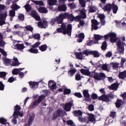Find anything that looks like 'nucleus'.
Masks as SVG:
<instances>
[{"label":"nucleus","mask_w":126,"mask_h":126,"mask_svg":"<svg viewBox=\"0 0 126 126\" xmlns=\"http://www.w3.org/2000/svg\"><path fill=\"white\" fill-rule=\"evenodd\" d=\"M64 15L63 13H61L58 17L55 18L56 23L62 24L61 27L57 29L58 33H63L64 35L67 34L68 36H71V32L72 31V25L69 24L66 25L63 23L64 19Z\"/></svg>","instance_id":"1"},{"label":"nucleus","mask_w":126,"mask_h":126,"mask_svg":"<svg viewBox=\"0 0 126 126\" xmlns=\"http://www.w3.org/2000/svg\"><path fill=\"white\" fill-rule=\"evenodd\" d=\"M5 5L4 4H0V26H2L4 24H6L5 23V19H6V17L7 16V14L6 12L1 14L3 10L5 9Z\"/></svg>","instance_id":"2"},{"label":"nucleus","mask_w":126,"mask_h":126,"mask_svg":"<svg viewBox=\"0 0 126 126\" xmlns=\"http://www.w3.org/2000/svg\"><path fill=\"white\" fill-rule=\"evenodd\" d=\"M113 99H115V95L113 94H102L98 97L99 101H103V102H106V103L111 102V100H113Z\"/></svg>","instance_id":"3"},{"label":"nucleus","mask_w":126,"mask_h":126,"mask_svg":"<svg viewBox=\"0 0 126 126\" xmlns=\"http://www.w3.org/2000/svg\"><path fill=\"white\" fill-rule=\"evenodd\" d=\"M93 78L99 81L100 80H105L106 75L103 72L97 73L94 72L93 76Z\"/></svg>","instance_id":"4"},{"label":"nucleus","mask_w":126,"mask_h":126,"mask_svg":"<svg viewBox=\"0 0 126 126\" xmlns=\"http://www.w3.org/2000/svg\"><path fill=\"white\" fill-rule=\"evenodd\" d=\"M83 55H85L87 57H88L89 55L94 56V58H99L100 57V53L97 51H90L86 50L83 52Z\"/></svg>","instance_id":"5"},{"label":"nucleus","mask_w":126,"mask_h":126,"mask_svg":"<svg viewBox=\"0 0 126 126\" xmlns=\"http://www.w3.org/2000/svg\"><path fill=\"white\" fill-rule=\"evenodd\" d=\"M117 51H118L120 55H124L125 54V47L123 46H122V41L119 40L117 43Z\"/></svg>","instance_id":"6"},{"label":"nucleus","mask_w":126,"mask_h":126,"mask_svg":"<svg viewBox=\"0 0 126 126\" xmlns=\"http://www.w3.org/2000/svg\"><path fill=\"white\" fill-rule=\"evenodd\" d=\"M64 19H67L71 22H73L74 21V16L72 13L69 14L68 13H64Z\"/></svg>","instance_id":"7"},{"label":"nucleus","mask_w":126,"mask_h":126,"mask_svg":"<svg viewBox=\"0 0 126 126\" xmlns=\"http://www.w3.org/2000/svg\"><path fill=\"white\" fill-rule=\"evenodd\" d=\"M62 113L63 110H61L60 109H58L57 110L54 112L52 117V120H53V121H55L57 120L58 117H61L62 116L61 115H62Z\"/></svg>","instance_id":"8"},{"label":"nucleus","mask_w":126,"mask_h":126,"mask_svg":"<svg viewBox=\"0 0 126 126\" xmlns=\"http://www.w3.org/2000/svg\"><path fill=\"white\" fill-rule=\"evenodd\" d=\"M73 106V102H69L65 104L63 109L66 112H70L71 110V107Z\"/></svg>","instance_id":"9"},{"label":"nucleus","mask_w":126,"mask_h":126,"mask_svg":"<svg viewBox=\"0 0 126 126\" xmlns=\"http://www.w3.org/2000/svg\"><path fill=\"white\" fill-rule=\"evenodd\" d=\"M84 97H85V100L86 102H90L91 101V98H90V94L88 90H84L83 92Z\"/></svg>","instance_id":"10"},{"label":"nucleus","mask_w":126,"mask_h":126,"mask_svg":"<svg viewBox=\"0 0 126 126\" xmlns=\"http://www.w3.org/2000/svg\"><path fill=\"white\" fill-rule=\"evenodd\" d=\"M30 87L32 89H37L39 87V82L30 81L29 82Z\"/></svg>","instance_id":"11"},{"label":"nucleus","mask_w":126,"mask_h":126,"mask_svg":"<svg viewBox=\"0 0 126 126\" xmlns=\"http://www.w3.org/2000/svg\"><path fill=\"white\" fill-rule=\"evenodd\" d=\"M102 9L104 11H107L108 14L110 13L112 10V4L107 3Z\"/></svg>","instance_id":"12"},{"label":"nucleus","mask_w":126,"mask_h":126,"mask_svg":"<svg viewBox=\"0 0 126 126\" xmlns=\"http://www.w3.org/2000/svg\"><path fill=\"white\" fill-rule=\"evenodd\" d=\"M34 119H35V114L34 113H31L30 114V117L28 121L29 124H25L24 126H30V125H31V123L33 122L34 121Z\"/></svg>","instance_id":"13"},{"label":"nucleus","mask_w":126,"mask_h":126,"mask_svg":"<svg viewBox=\"0 0 126 126\" xmlns=\"http://www.w3.org/2000/svg\"><path fill=\"white\" fill-rule=\"evenodd\" d=\"M31 15L32 16V17H33L35 20H37V21H39V20L41 19V18H40V16L37 14V12H36L35 10H33L31 12Z\"/></svg>","instance_id":"14"},{"label":"nucleus","mask_w":126,"mask_h":126,"mask_svg":"<svg viewBox=\"0 0 126 126\" xmlns=\"http://www.w3.org/2000/svg\"><path fill=\"white\" fill-rule=\"evenodd\" d=\"M38 26L41 28L46 29V27L48 26V22L45 20H43V22L39 21L38 22Z\"/></svg>","instance_id":"15"},{"label":"nucleus","mask_w":126,"mask_h":126,"mask_svg":"<svg viewBox=\"0 0 126 126\" xmlns=\"http://www.w3.org/2000/svg\"><path fill=\"white\" fill-rule=\"evenodd\" d=\"M123 104L124 101H123L122 99L118 98L115 102V106L117 109H120V108L123 106Z\"/></svg>","instance_id":"16"},{"label":"nucleus","mask_w":126,"mask_h":126,"mask_svg":"<svg viewBox=\"0 0 126 126\" xmlns=\"http://www.w3.org/2000/svg\"><path fill=\"white\" fill-rule=\"evenodd\" d=\"M80 72L82 73L84 75H86L87 76H90L91 75V72L89 71V69H86L82 68L80 70Z\"/></svg>","instance_id":"17"},{"label":"nucleus","mask_w":126,"mask_h":126,"mask_svg":"<svg viewBox=\"0 0 126 126\" xmlns=\"http://www.w3.org/2000/svg\"><path fill=\"white\" fill-rule=\"evenodd\" d=\"M79 12L81 13L80 17L82 18V19H85L87 16H86V10L85 9L83 8L82 9L79 10Z\"/></svg>","instance_id":"18"},{"label":"nucleus","mask_w":126,"mask_h":126,"mask_svg":"<svg viewBox=\"0 0 126 126\" xmlns=\"http://www.w3.org/2000/svg\"><path fill=\"white\" fill-rule=\"evenodd\" d=\"M74 117H82V112L81 110H75L72 112Z\"/></svg>","instance_id":"19"},{"label":"nucleus","mask_w":126,"mask_h":126,"mask_svg":"<svg viewBox=\"0 0 126 126\" xmlns=\"http://www.w3.org/2000/svg\"><path fill=\"white\" fill-rule=\"evenodd\" d=\"M57 86V84L56 83H54L53 81H50L48 83V87L51 90H54L56 87Z\"/></svg>","instance_id":"20"},{"label":"nucleus","mask_w":126,"mask_h":126,"mask_svg":"<svg viewBox=\"0 0 126 126\" xmlns=\"http://www.w3.org/2000/svg\"><path fill=\"white\" fill-rule=\"evenodd\" d=\"M118 88L119 84L118 83H114L109 87V89L110 90H117Z\"/></svg>","instance_id":"21"},{"label":"nucleus","mask_w":126,"mask_h":126,"mask_svg":"<svg viewBox=\"0 0 126 126\" xmlns=\"http://www.w3.org/2000/svg\"><path fill=\"white\" fill-rule=\"evenodd\" d=\"M118 77L120 79H125V78H126V70L119 72Z\"/></svg>","instance_id":"22"},{"label":"nucleus","mask_w":126,"mask_h":126,"mask_svg":"<svg viewBox=\"0 0 126 126\" xmlns=\"http://www.w3.org/2000/svg\"><path fill=\"white\" fill-rule=\"evenodd\" d=\"M76 71V69H70L69 71H68V75L70 76V77H72V76L75 74Z\"/></svg>","instance_id":"23"},{"label":"nucleus","mask_w":126,"mask_h":126,"mask_svg":"<svg viewBox=\"0 0 126 126\" xmlns=\"http://www.w3.org/2000/svg\"><path fill=\"white\" fill-rule=\"evenodd\" d=\"M63 87L64 88L63 89V94L64 95H68L70 94V93H71V90L70 89L66 88V87L65 86H63Z\"/></svg>","instance_id":"24"},{"label":"nucleus","mask_w":126,"mask_h":126,"mask_svg":"<svg viewBox=\"0 0 126 126\" xmlns=\"http://www.w3.org/2000/svg\"><path fill=\"white\" fill-rule=\"evenodd\" d=\"M112 9L113 10V13L114 14H116L117 12H118V9H119V7L115 4V3H112Z\"/></svg>","instance_id":"25"},{"label":"nucleus","mask_w":126,"mask_h":126,"mask_svg":"<svg viewBox=\"0 0 126 126\" xmlns=\"http://www.w3.org/2000/svg\"><path fill=\"white\" fill-rule=\"evenodd\" d=\"M76 56V58L78 60H81L83 59V55H82V52H76L75 54Z\"/></svg>","instance_id":"26"},{"label":"nucleus","mask_w":126,"mask_h":126,"mask_svg":"<svg viewBox=\"0 0 126 126\" xmlns=\"http://www.w3.org/2000/svg\"><path fill=\"white\" fill-rule=\"evenodd\" d=\"M58 10H59V11H65V10H66V6L65 4L58 6Z\"/></svg>","instance_id":"27"},{"label":"nucleus","mask_w":126,"mask_h":126,"mask_svg":"<svg viewBox=\"0 0 126 126\" xmlns=\"http://www.w3.org/2000/svg\"><path fill=\"white\" fill-rule=\"evenodd\" d=\"M15 47L18 50H19L20 51L25 49V46H24V44H23L18 43L16 45Z\"/></svg>","instance_id":"28"},{"label":"nucleus","mask_w":126,"mask_h":126,"mask_svg":"<svg viewBox=\"0 0 126 126\" xmlns=\"http://www.w3.org/2000/svg\"><path fill=\"white\" fill-rule=\"evenodd\" d=\"M38 11L40 13H48V10L44 7H40L38 9Z\"/></svg>","instance_id":"29"},{"label":"nucleus","mask_w":126,"mask_h":126,"mask_svg":"<svg viewBox=\"0 0 126 126\" xmlns=\"http://www.w3.org/2000/svg\"><path fill=\"white\" fill-rule=\"evenodd\" d=\"M13 4L12 5L11 8L13 9V10H17L18 9H19L20 8V6H19L18 5L16 4H14V1H12Z\"/></svg>","instance_id":"30"},{"label":"nucleus","mask_w":126,"mask_h":126,"mask_svg":"<svg viewBox=\"0 0 126 126\" xmlns=\"http://www.w3.org/2000/svg\"><path fill=\"white\" fill-rule=\"evenodd\" d=\"M39 48L41 52H45L48 49V46H47V44H44L40 46Z\"/></svg>","instance_id":"31"},{"label":"nucleus","mask_w":126,"mask_h":126,"mask_svg":"<svg viewBox=\"0 0 126 126\" xmlns=\"http://www.w3.org/2000/svg\"><path fill=\"white\" fill-rule=\"evenodd\" d=\"M28 52H29L30 53H31L32 54H38V53H39L38 49L33 48V47L29 49L28 50Z\"/></svg>","instance_id":"32"},{"label":"nucleus","mask_w":126,"mask_h":126,"mask_svg":"<svg viewBox=\"0 0 126 126\" xmlns=\"http://www.w3.org/2000/svg\"><path fill=\"white\" fill-rule=\"evenodd\" d=\"M108 45L107 44V41L105 40L102 42V45H101V50L102 51H105L106 50V49H107Z\"/></svg>","instance_id":"33"},{"label":"nucleus","mask_w":126,"mask_h":126,"mask_svg":"<svg viewBox=\"0 0 126 126\" xmlns=\"http://www.w3.org/2000/svg\"><path fill=\"white\" fill-rule=\"evenodd\" d=\"M12 117H13V118L11 120L12 124H13V125H17V119L18 118V117H17L15 115H14V114H13Z\"/></svg>","instance_id":"34"},{"label":"nucleus","mask_w":126,"mask_h":126,"mask_svg":"<svg viewBox=\"0 0 126 126\" xmlns=\"http://www.w3.org/2000/svg\"><path fill=\"white\" fill-rule=\"evenodd\" d=\"M6 123H7V119L3 117L0 118V124L1 125H6Z\"/></svg>","instance_id":"35"},{"label":"nucleus","mask_w":126,"mask_h":126,"mask_svg":"<svg viewBox=\"0 0 126 126\" xmlns=\"http://www.w3.org/2000/svg\"><path fill=\"white\" fill-rule=\"evenodd\" d=\"M6 74H7V73L4 71L0 72V78H3L4 80L5 79V77H6Z\"/></svg>","instance_id":"36"},{"label":"nucleus","mask_w":126,"mask_h":126,"mask_svg":"<svg viewBox=\"0 0 126 126\" xmlns=\"http://www.w3.org/2000/svg\"><path fill=\"white\" fill-rule=\"evenodd\" d=\"M58 1L57 0H49L48 4L49 5H56Z\"/></svg>","instance_id":"37"},{"label":"nucleus","mask_w":126,"mask_h":126,"mask_svg":"<svg viewBox=\"0 0 126 126\" xmlns=\"http://www.w3.org/2000/svg\"><path fill=\"white\" fill-rule=\"evenodd\" d=\"M79 1L81 7H86V2L85 0H79Z\"/></svg>","instance_id":"38"},{"label":"nucleus","mask_w":126,"mask_h":126,"mask_svg":"<svg viewBox=\"0 0 126 126\" xmlns=\"http://www.w3.org/2000/svg\"><path fill=\"white\" fill-rule=\"evenodd\" d=\"M32 38H33L35 40H40V38H41V36H40V34L36 33L35 34H32Z\"/></svg>","instance_id":"39"},{"label":"nucleus","mask_w":126,"mask_h":126,"mask_svg":"<svg viewBox=\"0 0 126 126\" xmlns=\"http://www.w3.org/2000/svg\"><path fill=\"white\" fill-rule=\"evenodd\" d=\"M13 115L16 117H18V116H20V117H23V114L20 111H14Z\"/></svg>","instance_id":"40"},{"label":"nucleus","mask_w":126,"mask_h":126,"mask_svg":"<svg viewBox=\"0 0 126 126\" xmlns=\"http://www.w3.org/2000/svg\"><path fill=\"white\" fill-rule=\"evenodd\" d=\"M89 122H94V121H95V116L94 115V114H91L89 115Z\"/></svg>","instance_id":"41"},{"label":"nucleus","mask_w":126,"mask_h":126,"mask_svg":"<svg viewBox=\"0 0 126 126\" xmlns=\"http://www.w3.org/2000/svg\"><path fill=\"white\" fill-rule=\"evenodd\" d=\"M109 117L110 118H112V119H114L115 117H117V112L115 111H111Z\"/></svg>","instance_id":"42"},{"label":"nucleus","mask_w":126,"mask_h":126,"mask_svg":"<svg viewBox=\"0 0 126 126\" xmlns=\"http://www.w3.org/2000/svg\"><path fill=\"white\" fill-rule=\"evenodd\" d=\"M94 38L95 40H97V41H99V40L103 39V38H104V36H103L102 35H98V34H95L94 36Z\"/></svg>","instance_id":"43"},{"label":"nucleus","mask_w":126,"mask_h":126,"mask_svg":"<svg viewBox=\"0 0 126 126\" xmlns=\"http://www.w3.org/2000/svg\"><path fill=\"white\" fill-rule=\"evenodd\" d=\"M96 10H97V9H96V7L93 6H91L90 7L89 12L93 13V12H95Z\"/></svg>","instance_id":"44"},{"label":"nucleus","mask_w":126,"mask_h":126,"mask_svg":"<svg viewBox=\"0 0 126 126\" xmlns=\"http://www.w3.org/2000/svg\"><path fill=\"white\" fill-rule=\"evenodd\" d=\"M12 73L14 74V75H17V74L19 73V69L15 68L13 69Z\"/></svg>","instance_id":"45"},{"label":"nucleus","mask_w":126,"mask_h":126,"mask_svg":"<svg viewBox=\"0 0 126 126\" xmlns=\"http://www.w3.org/2000/svg\"><path fill=\"white\" fill-rule=\"evenodd\" d=\"M92 25H99L100 23L98 22V21L95 19H92L91 20Z\"/></svg>","instance_id":"46"},{"label":"nucleus","mask_w":126,"mask_h":126,"mask_svg":"<svg viewBox=\"0 0 126 126\" xmlns=\"http://www.w3.org/2000/svg\"><path fill=\"white\" fill-rule=\"evenodd\" d=\"M33 2L37 5H44V2L42 1L34 0Z\"/></svg>","instance_id":"47"},{"label":"nucleus","mask_w":126,"mask_h":126,"mask_svg":"<svg viewBox=\"0 0 126 126\" xmlns=\"http://www.w3.org/2000/svg\"><path fill=\"white\" fill-rule=\"evenodd\" d=\"M40 45H41V43H40V42L38 41V42H36L35 43H34L33 45H32L31 47L33 48L36 49V48H38V47H39V46H40Z\"/></svg>","instance_id":"48"},{"label":"nucleus","mask_w":126,"mask_h":126,"mask_svg":"<svg viewBox=\"0 0 126 126\" xmlns=\"http://www.w3.org/2000/svg\"><path fill=\"white\" fill-rule=\"evenodd\" d=\"M25 28L27 31H31V32H32L33 30V27L31 26H27Z\"/></svg>","instance_id":"49"},{"label":"nucleus","mask_w":126,"mask_h":126,"mask_svg":"<svg viewBox=\"0 0 126 126\" xmlns=\"http://www.w3.org/2000/svg\"><path fill=\"white\" fill-rule=\"evenodd\" d=\"M24 7L27 12H29L31 10V6L29 4H26L24 6Z\"/></svg>","instance_id":"50"},{"label":"nucleus","mask_w":126,"mask_h":126,"mask_svg":"<svg viewBox=\"0 0 126 126\" xmlns=\"http://www.w3.org/2000/svg\"><path fill=\"white\" fill-rule=\"evenodd\" d=\"M21 110V107L20 105H16L14 107V112H19Z\"/></svg>","instance_id":"51"},{"label":"nucleus","mask_w":126,"mask_h":126,"mask_svg":"<svg viewBox=\"0 0 126 126\" xmlns=\"http://www.w3.org/2000/svg\"><path fill=\"white\" fill-rule=\"evenodd\" d=\"M45 98V96L43 94H42L38 97L37 100L38 102L41 103V102H42V101L44 100Z\"/></svg>","instance_id":"52"},{"label":"nucleus","mask_w":126,"mask_h":126,"mask_svg":"<svg viewBox=\"0 0 126 126\" xmlns=\"http://www.w3.org/2000/svg\"><path fill=\"white\" fill-rule=\"evenodd\" d=\"M91 26V31H93V30H97V29L99 28L98 25H92Z\"/></svg>","instance_id":"53"},{"label":"nucleus","mask_w":126,"mask_h":126,"mask_svg":"<svg viewBox=\"0 0 126 126\" xmlns=\"http://www.w3.org/2000/svg\"><path fill=\"white\" fill-rule=\"evenodd\" d=\"M75 79L77 81H79V80H81V75L80 74L77 73L76 75L75 76Z\"/></svg>","instance_id":"54"},{"label":"nucleus","mask_w":126,"mask_h":126,"mask_svg":"<svg viewBox=\"0 0 126 126\" xmlns=\"http://www.w3.org/2000/svg\"><path fill=\"white\" fill-rule=\"evenodd\" d=\"M110 38H116L117 37V34L115 32L108 33Z\"/></svg>","instance_id":"55"},{"label":"nucleus","mask_w":126,"mask_h":126,"mask_svg":"<svg viewBox=\"0 0 126 126\" xmlns=\"http://www.w3.org/2000/svg\"><path fill=\"white\" fill-rule=\"evenodd\" d=\"M4 90V84L2 81H0V91H3Z\"/></svg>","instance_id":"56"},{"label":"nucleus","mask_w":126,"mask_h":126,"mask_svg":"<svg viewBox=\"0 0 126 126\" xmlns=\"http://www.w3.org/2000/svg\"><path fill=\"white\" fill-rule=\"evenodd\" d=\"M74 95L75 97H77V98H82V94L80 93H75Z\"/></svg>","instance_id":"57"},{"label":"nucleus","mask_w":126,"mask_h":126,"mask_svg":"<svg viewBox=\"0 0 126 126\" xmlns=\"http://www.w3.org/2000/svg\"><path fill=\"white\" fill-rule=\"evenodd\" d=\"M9 16L11 17H14L15 16V10H10L9 13Z\"/></svg>","instance_id":"58"},{"label":"nucleus","mask_w":126,"mask_h":126,"mask_svg":"<svg viewBox=\"0 0 126 126\" xmlns=\"http://www.w3.org/2000/svg\"><path fill=\"white\" fill-rule=\"evenodd\" d=\"M113 56V54L112 53V52L108 51L105 55L106 58H111Z\"/></svg>","instance_id":"59"},{"label":"nucleus","mask_w":126,"mask_h":126,"mask_svg":"<svg viewBox=\"0 0 126 126\" xmlns=\"http://www.w3.org/2000/svg\"><path fill=\"white\" fill-rule=\"evenodd\" d=\"M91 98H92L94 100H96L98 99V95L96 94H92L91 95Z\"/></svg>","instance_id":"60"},{"label":"nucleus","mask_w":126,"mask_h":126,"mask_svg":"<svg viewBox=\"0 0 126 126\" xmlns=\"http://www.w3.org/2000/svg\"><path fill=\"white\" fill-rule=\"evenodd\" d=\"M56 23H57V20H56V18H53L50 22V25H54Z\"/></svg>","instance_id":"61"},{"label":"nucleus","mask_w":126,"mask_h":126,"mask_svg":"<svg viewBox=\"0 0 126 126\" xmlns=\"http://www.w3.org/2000/svg\"><path fill=\"white\" fill-rule=\"evenodd\" d=\"M88 109L91 112H92L93 111H94V105H93V104H91V105H89Z\"/></svg>","instance_id":"62"},{"label":"nucleus","mask_w":126,"mask_h":126,"mask_svg":"<svg viewBox=\"0 0 126 126\" xmlns=\"http://www.w3.org/2000/svg\"><path fill=\"white\" fill-rule=\"evenodd\" d=\"M112 67L114 68V69H116V68H119V63H115L113 64Z\"/></svg>","instance_id":"63"},{"label":"nucleus","mask_w":126,"mask_h":126,"mask_svg":"<svg viewBox=\"0 0 126 126\" xmlns=\"http://www.w3.org/2000/svg\"><path fill=\"white\" fill-rule=\"evenodd\" d=\"M18 19L19 20H24V15L23 14H20L18 16Z\"/></svg>","instance_id":"64"}]
</instances>
